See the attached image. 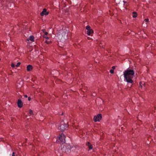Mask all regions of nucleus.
<instances>
[{
    "label": "nucleus",
    "instance_id": "nucleus-25",
    "mask_svg": "<svg viewBox=\"0 0 156 156\" xmlns=\"http://www.w3.org/2000/svg\"><path fill=\"white\" fill-rule=\"evenodd\" d=\"M24 97L25 98H27V95H24Z\"/></svg>",
    "mask_w": 156,
    "mask_h": 156
},
{
    "label": "nucleus",
    "instance_id": "nucleus-17",
    "mask_svg": "<svg viewBox=\"0 0 156 156\" xmlns=\"http://www.w3.org/2000/svg\"><path fill=\"white\" fill-rule=\"evenodd\" d=\"M11 66L12 67H14L15 66V65L14 64L12 63L11 64Z\"/></svg>",
    "mask_w": 156,
    "mask_h": 156
},
{
    "label": "nucleus",
    "instance_id": "nucleus-22",
    "mask_svg": "<svg viewBox=\"0 0 156 156\" xmlns=\"http://www.w3.org/2000/svg\"><path fill=\"white\" fill-rule=\"evenodd\" d=\"M48 33L47 32H45L44 33V35H46L48 34Z\"/></svg>",
    "mask_w": 156,
    "mask_h": 156
},
{
    "label": "nucleus",
    "instance_id": "nucleus-14",
    "mask_svg": "<svg viewBox=\"0 0 156 156\" xmlns=\"http://www.w3.org/2000/svg\"><path fill=\"white\" fill-rule=\"evenodd\" d=\"M86 29L87 30V31H88L89 30H91L90 27L89 26H87L86 27Z\"/></svg>",
    "mask_w": 156,
    "mask_h": 156
},
{
    "label": "nucleus",
    "instance_id": "nucleus-15",
    "mask_svg": "<svg viewBox=\"0 0 156 156\" xmlns=\"http://www.w3.org/2000/svg\"><path fill=\"white\" fill-rule=\"evenodd\" d=\"M21 63L20 62H18L17 63V65H16V67H18L20 65Z\"/></svg>",
    "mask_w": 156,
    "mask_h": 156
},
{
    "label": "nucleus",
    "instance_id": "nucleus-12",
    "mask_svg": "<svg viewBox=\"0 0 156 156\" xmlns=\"http://www.w3.org/2000/svg\"><path fill=\"white\" fill-rule=\"evenodd\" d=\"M133 18H135L137 16V13L136 12H133Z\"/></svg>",
    "mask_w": 156,
    "mask_h": 156
},
{
    "label": "nucleus",
    "instance_id": "nucleus-9",
    "mask_svg": "<svg viewBox=\"0 0 156 156\" xmlns=\"http://www.w3.org/2000/svg\"><path fill=\"white\" fill-rule=\"evenodd\" d=\"M32 69L33 67L32 65H29L27 66V70L28 71H30Z\"/></svg>",
    "mask_w": 156,
    "mask_h": 156
},
{
    "label": "nucleus",
    "instance_id": "nucleus-2",
    "mask_svg": "<svg viewBox=\"0 0 156 156\" xmlns=\"http://www.w3.org/2000/svg\"><path fill=\"white\" fill-rule=\"evenodd\" d=\"M65 136L63 133L60 134L57 138V141L60 144H63L65 143Z\"/></svg>",
    "mask_w": 156,
    "mask_h": 156
},
{
    "label": "nucleus",
    "instance_id": "nucleus-3",
    "mask_svg": "<svg viewBox=\"0 0 156 156\" xmlns=\"http://www.w3.org/2000/svg\"><path fill=\"white\" fill-rule=\"evenodd\" d=\"M68 126L65 123L64 121H61L60 123V126L59 128L61 130L63 131L66 129Z\"/></svg>",
    "mask_w": 156,
    "mask_h": 156
},
{
    "label": "nucleus",
    "instance_id": "nucleus-10",
    "mask_svg": "<svg viewBox=\"0 0 156 156\" xmlns=\"http://www.w3.org/2000/svg\"><path fill=\"white\" fill-rule=\"evenodd\" d=\"M93 31L92 29L87 31V34L88 35H91V34H93Z\"/></svg>",
    "mask_w": 156,
    "mask_h": 156
},
{
    "label": "nucleus",
    "instance_id": "nucleus-28",
    "mask_svg": "<svg viewBox=\"0 0 156 156\" xmlns=\"http://www.w3.org/2000/svg\"><path fill=\"white\" fill-rule=\"evenodd\" d=\"M63 113H62L61 114V115H63Z\"/></svg>",
    "mask_w": 156,
    "mask_h": 156
},
{
    "label": "nucleus",
    "instance_id": "nucleus-23",
    "mask_svg": "<svg viewBox=\"0 0 156 156\" xmlns=\"http://www.w3.org/2000/svg\"><path fill=\"white\" fill-rule=\"evenodd\" d=\"M44 37L45 38H46L47 39H49V37Z\"/></svg>",
    "mask_w": 156,
    "mask_h": 156
},
{
    "label": "nucleus",
    "instance_id": "nucleus-8",
    "mask_svg": "<svg viewBox=\"0 0 156 156\" xmlns=\"http://www.w3.org/2000/svg\"><path fill=\"white\" fill-rule=\"evenodd\" d=\"M86 145L88 146L89 149H92L93 148V146L89 142H87L86 143Z\"/></svg>",
    "mask_w": 156,
    "mask_h": 156
},
{
    "label": "nucleus",
    "instance_id": "nucleus-30",
    "mask_svg": "<svg viewBox=\"0 0 156 156\" xmlns=\"http://www.w3.org/2000/svg\"><path fill=\"white\" fill-rule=\"evenodd\" d=\"M1 60V59L0 58V60Z\"/></svg>",
    "mask_w": 156,
    "mask_h": 156
},
{
    "label": "nucleus",
    "instance_id": "nucleus-20",
    "mask_svg": "<svg viewBox=\"0 0 156 156\" xmlns=\"http://www.w3.org/2000/svg\"><path fill=\"white\" fill-rule=\"evenodd\" d=\"M16 153L14 152H13L12 154V156H15Z\"/></svg>",
    "mask_w": 156,
    "mask_h": 156
},
{
    "label": "nucleus",
    "instance_id": "nucleus-4",
    "mask_svg": "<svg viewBox=\"0 0 156 156\" xmlns=\"http://www.w3.org/2000/svg\"><path fill=\"white\" fill-rule=\"evenodd\" d=\"M101 114H98L96 116H95L94 118V121L95 122L99 121L102 118Z\"/></svg>",
    "mask_w": 156,
    "mask_h": 156
},
{
    "label": "nucleus",
    "instance_id": "nucleus-19",
    "mask_svg": "<svg viewBox=\"0 0 156 156\" xmlns=\"http://www.w3.org/2000/svg\"><path fill=\"white\" fill-rule=\"evenodd\" d=\"M144 21H145L146 22H147L149 21V19H145Z\"/></svg>",
    "mask_w": 156,
    "mask_h": 156
},
{
    "label": "nucleus",
    "instance_id": "nucleus-7",
    "mask_svg": "<svg viewBox=\"0 0 156 156\" xmlns=\"http://www.w3.org/2000/svg\"><path fill=\"white\" fill-rule=\"evenodd\" d=\"M23 105V103L21 100L20 99H18L17 101V105L18 107L19 108H21L22 107Z\"/></svg>",
    "mask_w": 156,
    "mask_h": 156
},
{
    "label": "nucleus",
    "instance_id": "nucleus-26",
    "mask_svg": "<svg viewBox=\"0 0 156 156\" xmlns=\"http://www.w3.org/2000/svg\"><path fill=\"white\" fill-rule=\"evenodd\" d=\"M115 66H113L112 67V69H115Z\"/></svg>",
    "mask_w": 156,
    "mask_h": 156
},
{
    "label": "nucleus",
    "instance_id": "nucleus-24",
    "mask_svg": "<svg viewBox=\"0 0 156 156\" xmlns=\"http://www.w3.org/2000/svg\"><path fill=\"white\" fill-rule=\"evenodd\" d=\"M139 83H140V86H141V87H142V85H141V82H140Z\"/></svg>",
    "mask_w": 156,
    "mask_h": 156
},
{
    "label": "nucleus",
    "instance_id": "nucleus-18",
    "mask_svg": "<svg viewBox=\"0 0 156 156\" xmlns=\"http://www.w3.org/2000/svg\"><path fill=\"white\" fill-rule=\"evenodd\" d=\"M45 42L48 44H49L51 42V41H46Z\"/></svg>",
    "mask_w": 156,
    "mask_h": 156
},
{
    "label": "nucleus",
    "instance_id": "nucleus-1",
    "mask_svg": "<svg viewBox=\"0 0 156 156\" xmlns=\"http://www.w3.org/2000/svg\"><path fill=\"white\" fill-rule=\"evenodd\" d=\"M134 74V72L131 69L128 68L124 72V76L126 81L129 83H132L133 81L132 79Z\"/></svg>",
    "mask_w": 156,
    "mask_h": 156
},
{
    "label": "nucleus",
    "instance_id": "nucleus-5",
    "mask_svg": "<svg viewBox=\"0 0 156 156\" xmlns=\"http://www.w3.org/2000/svg\"><path fill=\"white\" fill-rule=\"evenodd\" d=\"M63 148L64 149H66V152L69 153L71 152V149H73V147H72L70 146H67V147H64Z\"/></svg>",
    "mask_w": 156,
    "mask_h": 156
},
{
    "label": "nucleus",
    "instance_id": "nucleus-13",
    "mask_svg": "<svg viewBox=\"0 0 156 156\" xmlns=\"http://www.w3.org/2000/svg\"><path fill=\"white\" fill-rule=\"evenodd\" d=\"M29 113L30 114V115H33V111L31 110V109H30L29 110Z\"/></svg>",
    "mask_w": 156,
    "mask_h": 156
},
{
    "label": "nucleus",
    "instance_id": "nucleus-16",
    "mask_svg": "<svg viewBox=\"0 0 156 156\" xmlns=\"http://www.w3.org/2000/svg\"><path fill=\"white\" fill-rule=\"evenodd\" d=\"M110 72L112 74L114 73V71L113 69H111L110 71Z\"/></svg>",
    "mask_w": 156,
    "mask_h": 156
},
{
    "label": "nucleus",
    "instance_id": "nucleus-27",
    "mask_svg": "<svg viewBox=\"0 0 156 156\" xmlns=\"http://www.w3.org/2000/svg\"><path fill=\"white\" fill-rule=\"evenodd\" d=\"M145 83H144L143 84V85H144V86H145Z\"/></svg>",
    "mask_w": 156,
    "mask_h": 156
},
{
    "label": "nucleus",
    "instance_id": "nucleus-29",
    "mask_svg": "<svg viewBox=\"0 0 156 156\" xmlns=\"http://www.w3.org/2000/svg\"><path fill=\"white\" fill-rule=\"evenodd\" d=\"M95 95V94H94V95H93V96Z\"/></svg>",
    "mask_w": 156,
    "mask_h": 156
},
{
    "label": "nucleus",
    "instance_id": "nucleus-6",
    "mask_svg": "<svg viewBox=\"0 0 156 156\" xmlns=\"http://www.w3.org/2000/svg\"><path fill=\"white\" fill-rule=\"evenodd\" d=\"M48 13L49 12L47 11L46 9H43V11L41 13V15L43 16L44 15H47Z\"/></svg>",
    "mask_w": 156,
    "mask_h": 156
},
{
    "label": "nucleus",
    "instance_id": "nucleus-21",
    "mask_svg": "<svg viewBox=\"0 0 156 156\" xmlns=\"http://www.w3.org/2000/svg\"><path fill=\"white\" fill-rule=\"evenodd\" d=\"M30 99H31V98L30 97H29L28 98V101H30Z\"/></svg>",
    "mask_w": 156,
    "mask_h": 156
},
{
    "label": "nucleus",
    "instance_id": "nucleus-11",
    "mask_svg": "<svg viewBox=\"0 0 156 156\" xmlns=\"http://www.w3.org/2000/svg\"><path fill=\"white\" fill-rule=\"evenodd\" d=\"M34 37L33 35H31L29 37V39H27V41H29V40H30V41H34Z\"/></svg>",
    "mask_w": 156,
    "mask_h": 156
}]
</instances>
